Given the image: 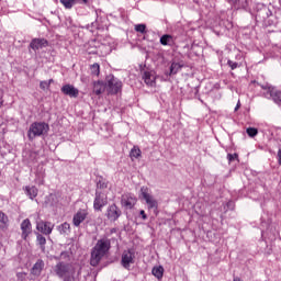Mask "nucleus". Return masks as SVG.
I'll list each match as a JSON object with an SVG mask.
<instances>
[{
    "instance_id": "12",
    "label": "nucleus",
    "mask_w": 281,
    "mask_h": 281,
    "mask_svg": "<svg viewBox=\"0 0 281 281\" xmlns=\"http://www.w3.org/2000/svg\"><path fill=\"white\" fill-rule=\"evenodd\" d=\"M61 93H64V95H69V98H78L80 91L72 85H65L61 88Z\"/></svg>"
},
{
    "instance_id": "20",
    "label": "nucleus",
    "mask_w": 281,
    "mask_h": 281,
    "mask_svg": "<svg viewBox=\"0 0 281 281\" xmlns=\"http://www.w3.org/2000/svg\"><path fill=\"white\" fill-rule=\"evenodd\" d=\"M78 1L79 3H87V0H60V3L64 4V7L67 10H71L74 8V4Z\"/></svg>"
},
{
    "instance_id": "34",
    "label": "nucleus",
    "mask_w": 281,
    "mask_h": 281,
    "mask_svg": "<svg viewBox=\"0 0 281 281\" xmlns=\"http://www.w3.org/2000/svg\"><path fill=\"white\" fill-rule=\"evenodd\" d=\"M227 65H228V67H231V69H236L238 67V63L233 61V60H228Z\"/></svg>"
},
{
    "instance_id": "10",
    "label": "nucleus",
    "mask_w": 281,
    "mask_h": 281,
    "mask_svg": "<svg viewBox=\"0 0 281 281\" xmlns=\"http://www.w3.org/2000/svg\"><path fill=\"white\" fill-rule=\"evenodd\" d=\"M105 216L109 221L115 223V221H117V218L122 216V211L120 210V207H117V205L112 204L108 207Z\"/></svg>"
},
{
    "instance_id": "7",
    "label": "nucleus",
    "mask_w": 281,
    "mask_h": 281,
    "mask_svg": "<svg viewBox=\"0 0 281 281\" xmlns=\"http://www.w3.org/2000/svg\"><path fill=\"white\" fill-rule=\"evenodd\" d=\"M121 265L124 269H131V265H135V251L124 250L122 254Z\"/></svg>"
},
{
    "instance_id": "33",
    "label": "nucleus",
    "mask_w": 281,
    "mask_h": 281,
    "mask_svg": "<svg viewBox=\"0 0 281 281\" xmlns=\"http://www.w3.org/2000/svg\"><path fill=\"white\" fill-rule=\"evenodd\" d=\"M227 159L229 162L236 161V159H238V154H228Z\"/></svg>"
},
{
    "instance_id": "6",
    "label": "nucleus",
    "mask_w": 281,
    "mask_h": 281,
    "mask_svg": "<svg viewBox=\"0 0 281 281\" xmlns=\"http://www.w3.org/2000/svg\"><path fill=\"white\" fill-rule=\"evenodd\" d=\"M105 90L108 91V93L112 94L120 93V91H122V81L113 76L108 77Z\"/></svg>"
},
{
    "instance_id": "22",
    "label": "nucleus",
    "mask_w": 281,
    "mask_h": 281,
    "mask_svg": "<svg viewBox=\"0 0 281 281\" xmlns=\"http://www.w3.org/2000/svg\"><path fill=\"white\" fill-rule=\"evenodd\" d=\"M25 193L30 199H36L38 196V189L36 187H25Z\"/></svg>"
},
{
    "instance_id": "26",
    "label": "nucleus",
    "mask_w": 281,
    "mask_h": 281,
    "mask_svg": "<svg viewBox=\"0 0 281 281\" xmlns=\"http://www.w3.org/2000/svg\"><path fill=\"white\" fill-rule=\"evenodd\" d=\"M183 67L180 63H172L170 66V74H179L180 69Z\"/></svg>"
},
{
    "instance_id": "38",
    "label": "nucleus",
    "mask_w": 281,
    "mask_h": 281,
    "mask_svg": "<svg viewBox=\"0 0 281 281\" xmlns=\"http://www.w3.org/2000/svg\"><path fill=\"white\" fill-rule=\"evenodd\" d=\"M240 109V101H238L236 108H235V111H238Z\"/></svg>"
},
{
    "instance_id": "5",
    "label": "nucleus",
    "mask_w": 281,
    "mask_h": 281,
    "mask_svg": "<svg viewBox=\"0 0 281 281\" xmlns=\"http://www.w3.org/2000/svg\"><path fill=\"white\" fill-rule=\"evenodd\" d=\"M140 192H142L143 199L146 201L148 210H154L155 212H157L159 207V202H157L155 196L150 194L148 187H143L140 189Z\"/></svg>"
},
{
    "instance_id": "11",
    "label": "nucleus",
    "mask_w": 281,
    "mask_h": 281,
    "mask_svg": "<svg viewBox=\"0 0 281 281\" xmlns=\"http://www.w3.org/2000/svg\"><path fill=\"white\" fill-rule=\"evenodd\" d=\"M36 229L45 236H49V234H52L54 231V224H52V222L40 221L36 222Z\"/></svg>"
},
{
    "instance_id": "36",
    "label": "nucleus",
    "mask_w": 281,
    "mask_h": 281,
    "mask_svg": "<svg viewBox=\"0 0 281 281\" xmlns=\"http://www.w3.org/2000/svg\"><path fill=\"white\" fill-rule=\"evenodd\" d=\"M139 214H140V216H142L143 221H146V218H148V216L146 215V212H145L144 210H142V211L139 212Z\"/></svg>"
},
{
    "instance_id": "31",
    "label": "nucleus",
    "mask_w": 281,
    "mask_h": 281,
    "mask_svg": "<svg viewBox=\"0 0 281 281\" xmlns=\"http://www.w3.org/2000/svg\"><path fill=\"white\" fill-rule=\"evenodd\" d=\"M52 82H54V79H50L49 81H41L40 88L43 89V91H45L46 89L49 88Z\"/></svg>"
},
{
    "instance_id": "14",
    "label": "nucleus",
    "mask_w": 281,
    "mask_h": 281,
    "mask_svg": "<svg viewBox=\"0 0 281 281\" xmlns=\"http://www.w3.org/2000/svg\"><path fill=\"white\" fill-rule=\"evenodd\" d=\"M48 42L45 38H34L32 40L30 47L34 52H37V49H43V47H47Z\"/></svg>"
},
{
    "instance_id": "8",
    "label": "nucleus",
    "mask_w": 281,
    "mask_h": 281,
    "mask_svg": "<svg viewBox=\"0 0 281 281\" xmlns=\"http://www.w3.org/2000/svg\"><path fill=\"white\" fill-rule=\"evenodd\" d=\"M137 204V198L131 193H125L121 196V205L125 207V210H133Z\"/></svg>"
},
{
    "instance_id": "29",
    "label": "nucleus",
    "mask_w": 281,
    "mask_h": 281,
    "mask_svg": "<svg viewBox=\"0 0 281 281\" xmlns=\"http://www.w3.org/2000/svg\"><path fill=\"white\" fill-rule=\"evenodd\" d=\"M135 32H138L139 34H146V24H136L134 26Z\"/></svg>"
},
{
    "instance_id": "19",
    "label": "nucleus",
    "mask_w": 281,
    "mask_h": 281,
    "mask_svg": "<svg viewBox=\"0 0 281 281\" xmlns=\"http://www.w3.org/2000/svg\"><path fill=\"white\" fill-rule=\"evenodd\" d=\"M45 267V262L43 260H37V262L32 268L33 276H41V271Z\"/></svg>"
},
{
    "instance_id": "4",
    "label": "nucleus",
    "mask_w": 281,
    "mask_h": 281,
    "mask_svg": "<svg viewBox=\"0 0 281 281\" xmlns=\"http://www.w3.org/2000/svg\"><path fill=\"white\" fill-rule=\"evenodd\" d=\"M261 89H263V95L269 100H273V102H276V104H281V91L278 90L276 87L266 83V85H261Z\"/></svg>"
},
{
    "instance_id": "3",
    "label": "nucleus",
    "mask_w": 281,
    "mask_h": 281,
    "mask_svg": "<svg viewBox=\"0 0 281 281\" xmlns=\"http://www.w3.org/2000/svg\"><path fill=\"white\" fill-rule=\"evenodd\" d=\"M48 131H49V125L47 123L34 122L30 125V128L27 131V137L31 142H33V139H36V137L46 135Z\"/></svg>"
},
{
    "instance_id": "30",
    "label": "nucleus",
    "mask_w": 281,
    "mask_h": 281,
    "mask_svg": "<svg viewBox=\"0 0 281 281\" xmlns=\"http://www.w3.org/2000/svg\"><path fill=\"white\" fill-rule=\"evenodd\" d=\"M246 133L249 137H256V135H258V128L256 127H248L246 130Z\"/></svg>"
},
{
    "instance_id": "15",
    "label": "nucleus",
    "mask_w": 281,
    "mask_h": 281,
    "mask_svg": "<svg viewBox=\"0 0 281 281\" xmlns=\"http://www.w3.org/2000/svg\"><path fill=\"white\" fill-rule=\"evenodd\" d=\"M21 231L24 240L32 234V223L27 218L21 223Z\"/></svg>"
},
{
    "instance_id": "9",
    "label": "nucleus",
    "mask_w": 281,
    "mask_h": 281,
    "mask_svg": "<svg viewBox=\"0 0 281 281\" xmlns=\"http://www.w3.org/2000/svg\"><path fill=\"white\" fill-rule=\"evenodd\" d=\"M106 203H109L106 194L97 191L93 202L94 210H97L98 212H102V207H104Z\"/></svg>"
},
{
    "instance_id": "13",
    "label": "nucleus",
    "mask_w": 281,
    "mask_h": 281,
    "mask_svg": "<svg viewBox=\"0 0 281 281\" xmlns=\"http://www.w3.org/2000/svg\"><path fill=\"white\" fill-rule=\"evenodd\" d=\"M88 214L86 210H79L72 217L75 227H80V224L87 218Z\"/></svg>"
},
{
    "instance_id": "23",
    "label": "nucleus",
    "mask_w": 281,
    "mask_h": 281,
    "mask_svg": "<svg viewBox=\"0 0 281 281\" xmlns=\"http://www.w3.org/2000/svg\"><path fill=\"white\" fill-rule=\"evenodd\" d=\"M151 273L155 278H157V280H161V278H164V267H154Z\"/></svg>"
},
{
    "instance_id": "40",
    "label": "nucleus",
    "mask_w": 281,
    "mask_h": 281,
    "mask_svg": "<svg viewBox=\"0 0 281 281\" xmlns=\"http://www.w3.org/2000/svg\"><path fill=\"white\" fill-rule=\"evenodd\" d=\"M1 104H3V101H1V99H0V108H1Z\"/></svg>"
},
{
    "instance_id": "35",
    "label": "nucleus",
    "mask_w": 281,
    "mask_h": 281,
    "mask_svg": "<svg viewBox=\"0 0 281 281\" xmlns=\"http://www.w3.org/2000/svg\"><path fill=\"white\" fill-rule=\"evenodd\" d=\"M60 260H69V252H67V251L61 252Z\"/></svg>"
},
{
    "instance_id": "2",
    "label": "nucleus",
    "mask_w": 281,
    "mask_h": 281,
    "mask_svg": "<svg viewBox=\"0 0 281 281\" xmlns=\"http://www.w3.org/2000/svg\"><path fill=\"white\" fill-rule=\"evenodd\" d=\"M54 271L56 276L64 281H80V278L76 276V270L74 269V266H71L70 263L59 261L55 266Z\"/></svg>"
},
{
    "instance_id": "39",
    "label": "nucleus",
    "mask_w": 281,
    "mask_h": 281,
    "mask_svg": "<svg viewBox=\"0 0 281 281\" xmlns=\"http://www.w3.org/2000/svg\"><path fill=\"white\" fill-rule=\"evenodd\" d=\"M233 281H241V280H240V278L235 277V278L233 279Z\"/></svg>"
},
{
    "instance_id": "18",
    "label": "nucleus",
    "mask_w": 281,
    "mask_h": 281,
    "mask_svg": "<svg viewBox=\"0 0 281 281\" xmlns=\"http://www.w3.org/2000/svg\"><path fill=\"white\" fill-rule=\"evenodd\" d=\"M104 91H106V83L102 81H95L93 83V93H95V95H101Z\"/></svg>"
},
{
    "instance_id": "32",
    "label": "nucleus",
    "mask_w": 281,
    "mask_h": 281,
    "mask_svg": "<svg viewBox=\"0 0 281 281\" xmlns=\"http://www.w3.org/2000/svg\"><path fill=\"white\" fill-rule=\"evenodd\" d=\"M91 71L93 76H100V64H93L91 66Z\"/></svg>"
},
{
    "instance_id": "25",
    "label": "nucleus",
    "mask_w": 281,
    "mask_h": 281,
    "mask_svg": "<svg viewBox=\"0 0 281 281\" xmlns=\"http://www.w3.org/2000/svg\"><path fill=\"white\" fill-rule=\"evenodd\" d=\"M70 229H71V225H69V223L67 222L58 226V232L60 234H69Z\"/></svg>"
},
{
    "instance_id": "24",
    "label": "nucleus",
    "mask_w": 281,
    "mask_h": 281,
    "mask_svg": "<svg viewBox=\"0 0 281 281\" xmlns=\"http://www.w3.org/2000/svg\"><path fill=\"white\" fill-rule=\"evenodd\" d=\"M130 157H132V159H138V157H142V149H139L137 146H134L130 153Z\"/></svg>"
},
{
    "instance_id": "16",
    "label": "nucleus",
    "mask_w": 281,
    "mask_h": 281,
    "mask_svg": "<svg viewBox=\"0 0 281 281\" xmlns=\"http://www.w3.org/2000/svg\"><path fill=\"white\" fill-rule=\"evenodd\" d=\"M8 227H10V218L3 211H0V232L8 231Z\"/></svg>"
},
{
    "instance_id": "21",
    "label": "nucleus",
    "mask_w": 281,
    "mask_h": 281,
    "mask_svg": "<svg viewBox=\"0 0 281 281\" xmlns=\"http://www.w3.org/2000/svg\"><path fill=\"white\" fill-rule=\"evenodd\" d=\"M160 43L162 45H169V46H172L175 45V37H172V35H168V34H165L160 37Z\"/></svg>"
},
{
    "instance_id": "17",
    "label": "nucleus",
    "mask_w": 281,
    "mask_h": 281,
    "mask_svg": "<svg viewBox=\"0 0 281 281\" xmlns=\"http://www.w3.org/2000/svg\"><path fill=\"white\" fill-rule=\"evenodd\" d=\"M143 80L147 87H155V75L150 71H145L143 75Z\"/></svg>"
},
{
    "instance_id": "1",
    "label": "nucleus",
    "mask_w": 281,
    "mask_h": 281,
    "mask_svg": "<svg viewBox=\"0 0 281 281\" xmlns=\"http://www.w3.org/2000/svg\"><path fill=\"white\" fill-rule=\"evenodd\" d=\"M109 249H111V240L108 238L99 239L95 246L92 248L90 265L92 267H98L102 258H104V256H106L109 252Z\"/></svg>"
},
{
    "instance_id": "37",
    "label": "nucleus",
    "mask_w": 281,
    "mask_h": 281,
    "mask_svg": "<svg viewBox=\"0 0 281 281\" xmlns=\"http://www.w3.org/2000/svg\"><path fill=\"white\" fill-rule=\"evenodd\" d=\"M277 157H278V164L279 166H281V149L278 150Z\"/></svg>"
},
{
    "instance_id": "27",
    "label": "nucleus",
    "mask_w": 281,
    "mask_h": 281,
    "mask_svg": "<svg viewBox=\"0 0 281 281\" xmlns=\"http://www.w3.org/2000/svg\"><path fill=\"white\" fill-rule=\"evenodd\" d=\"M35 183H37V186H43L45 183V172L42 171L41 173H37Z\"/></svg>"
},
{
    "instance_id": "28",
    "label": "nucleus",
    "mask_w": 281,
    "mask_h": 281,
    "mask_svg": "<svg viewBox=\"0 0 281 281\" xmlns=\"http://www.w3.org/2000/svg\"><path fill=\"white\" fill-rule=\"evenodd\" d=\"M36 238H37V243L41 246V248L45 249V245L47 243V239L43 235H41V234H37Z\"/></svg>"
}]
</instances>
